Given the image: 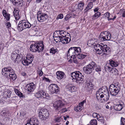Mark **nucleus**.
<instances>
[{
    "label": "nucleus",
    "mask_w": 125,
    "mask_h": 125,
    "mask_svg": "<svg viewBox=\"0 0 125 125\" xmlns=\"http://www.w3.org/2000/svg\"><path fill=\"white\" fill-rule=\"evenodd\" d=\"M64 32L63 31H61L60 35V36H61V37H66V35L64 34Z\"/></svg>",
    "instance_id": "obj_53"
},
{
    "label": "nucleus",
    "mask_w": 125,
    "mask_h": 125,
    "mask_svg": "<svg viewBox=\"0 0 125 125\" xmlns=\"http://www.w3.org/2000/svg\"><path fill=\"white\" fill-rule=\"evenodd\" d=\"M48 17L47 14L44 13L38 14L37 16L38 21L41 22H42L45 21Z\"/></svg>",
    "instance_id": "obj_12"
},
{
    "label": "nucleus",
    "mask_w": 125,
    "mask_h": 125,
    "mask_svg": "<svg viewBox=\"0 0 125 125\" xmlns=\"http://www.w3.org/2000/svg\"><path fill=\"white\" fill-rule=\"evenodd\" d=\"M53 37L54 39V41H55L56 42H61V38L62 37L61 36H59V35H58V36L57 35L55 36V35H53Z\"/></svg>",
    "instance_id": "obj_32"
},
{
    "label": "nucleus",
    "mask_w": 125,
    "mask_h": 125,
    "mask_svg": "<svg viewBox=\"0 0 125 125\" xmlns=\"http://www.w3.org/2000/svg\"><path fill=\"white\" fill-rule=\"evenodd\" d=\"M105 35L104 34V32H101L99 35V40L101 41H106L105 39Z\"/></svg>",
    "instance_id": "obj_26"
},
{
    "label": "nucleus",
    "mask_w": 125,
    "mask_h": 125,
    "mask_svg": "<svg viewBox=\"0 0 125 125\" xmlns=\"http://www.w3.org/2000/svg\"><path fill=\"white\" fill-rule=\"evenodd\" d=\"M98 113H93L92 114L93 117L94 118H96L97 117V115Z\"/></svg>",
    "instance_id": "obj_62"
},
{
    "label": "nucleus",
    "mask_w": 125,
    "mask_h": 125,
    "mask_svg": "<svg viewBox=\"0 0 125 125\" xmlns=\"http://www.w3.org/2000/svg\"><path fill=\"white\" fill-rule=\"evenodd\" d=\"M79 71H76L72 73L71 74V76L72 78L74 79H75L76 80V78H77L78 74Z\"/></svg>",
    "instance_id": "obj_28"
},
{
    "label": "nucleus",
    "mask_w": 125,
    "mask_h": 125,
    "mask_svg": "<svg viewBox=\"0 0 125 125\" xmlns=\"http://www.w3.org/2000/svg\"><path fill=\"white\" fill-rule=\"evenodd\" d=\"M82 109V107L80 105L77 106L74 108V110L76 112L80 111Z\"/></svg>",
    "instance_id": "obj_39"
},
{
    "label": "nucleus",
    "mask_w": 125,
    "mask_h": 125,
    "mask_svg": "<svg viewBox=\"0 0 125 125\" xmlns=\"http://www.w3.org/2000/svg\"><path fill=\"white\" fill-rule=\"evenodd\" d=\"M111 93L110 91H108L107 87L105 86L100 88L96 92V94H111Z\"/></svg>",
    "instance_id": "obj_9"
},
{
    "label": "nucleus",
    "mask_w": 125,
    "mask_h": 125,
    "mask_svg": "<svg viewBox=\"0 0 125 125\" xmlns=\"http://www.w3.org/2000/svg\"><path fill=\"white\" fill-rule=\"evenodd\" d=\"M13 70L12 68L10 67H5L2 69V73L3 75L8 78L10 74L12 72Z\"/></svg>",
    "instance_id": "obj_8"
},
{
    "label": "nucleus",
    "mask_w": 125,
    "mask_h": 125,
    "mask_svg": "<svg viewBox=\"0 0 125 125\" xmlns=\"http://www.w3.org/2000/svg\"><path fill=\"white\" fill-rule=\"evenodd\" d=\"M1 115L3 116H7L9 115V114L8 111H2L1 113Z\"/></svg>",
    "instance_id": "obj_37"
},
{
    "label": "nucleus",
    "mask_w": 125,
    "mask_h": 125,
    "mask_svg": "<svg viewBox=\"0 0 125 125\" xmlns=\"http://www.w3.org/2000/svg\"><path fill=\"white\" fill-rule=\"evenodd\" d=\"M62 120V119L61 117H56L55 119V121L56 122L58 123L60 122Z\"/></svg>",
    "instance_id": "obj_44"
},
{
    "label": "nucleus",
    "mask_w": 125,
    "mask_h": 125,
    "mask_svg": "<svg viewBox=\"0 0 125 125\" xmlns=\"http://www.w3.org/2000/svg\"><path fill=\"white\" fill-rule=\"evenodd\" d=\"M14 91L16 94H22L17 89H14Z\"/></svg>",
    "instance_id": "obj_60"
},
{
    "label": "nucleus",
    "mask_w": 125,
    "mask_h": 125,
    "mask_svg": "<svg viewBox=\"0 0 125 125\" xmlns=\"http://www.w3.org/2000/svg\"><path fill=\"white\" fill-rule=\"evenodd\" d=\"M121 124L123 125H125V118L123 117H121Z\"/></svg>",
    "instance_id": "obj_49"
},
{
    "label": "nucleus",
    "mask_w": 125,
    "mask_h": 125,
    "mask_svg": "<svg viewBox=\"0 0 125 125\" xmlns=\"http://www.w3.org/2000/svg\"><path fill=\"white\" fill-rule=\"evenodd\" d=\"M119 12L120 13H122V17H125V10L124 9H121L120 10Z\"/></svg>",
    "instance_id": "obj_47"
},
{
    "label": "nucleus",
    "mask_w": 125,
    "mask_h": 125,
    "mask_svg": "<svg viewBox=\"0 0 125 125\" xmlns=\"http://www.w3.org/2000/svg\"><path fill=\"white\" fill-rule=\"evenodd\" d=\"M81 49L79 47H71L69 49L67 52V55L68 57L71 58H76V56L81 53Z\"/></svg>",
    "instance_id": "obj_2"
},
{
    "label": "nucleus",
    "mask_w": 125,
    "mask_h": 125,
    "mask_svg": "<svg viewBox=\"0 0 125 125\" xmlns=\"http://www.w3.org/2000/svg\"><path fill=\"white\" fill-rule=\"evenodd\" d=\"M109 62L110 65L112 67H116L118 65V63L117 62L114 61L112 60H110Z\"/></svg>",
    "instance_id": "obj_33"
},
{
    "label": "nucleus",
    "mask_w": 125,
    "mask_h": 125,
    "mask_svg": "<svg viewBox=\"0 0 125 125\" xmlns=\"http://www.w3.org/2000/svg\"><path fill=\"white\" fill-rule=\"evenodd\" d=\"M9 77L12 79L13 80H14L16 78V74L14 73V71L13 70V71L10 74Z\"/></svg>",
    "instance_id": "obj_34"
},
{
    "label": "nucleus",
    "mask_w": 125,
    "mask_h": 125,
    "mask_svg": "<svg viewBox=\"0 0 125 125\" xmlns=\"http://www.w3.org/2000/svg\"><path fill=\"white\" fill-rule=\"evenodd\" d=\"M96 117L97 120L99 121L103 119L102 117H101L98 114H97V117Z\"/></svg>",
    "instance_id": "obj_55"
},
{
    "label": "nucleus",
    "mask_w": 125,
    "mask_h": 125,
    "mask_svg": "<svg viewBox=\"0 0 125 125\" xmlns=\"http://www.w3.org/2000/svg\"><path fill=\"white\" fill-rule=\"evenodd\" d=\"M17 53L15 52H13L11 55V57L12 60H14V59H15L16 57L18 55Z\"/></svg>",
    "instance_id": "obj_41"
},
{
    "label": "nucleus",
    "mask_w": 125,
    "mask_h": 125,
    "mask_svg": "<svg viewBox=\"0 0 125 125\" xmlns=\"http://www.w3.org/2000/svg\"><path fill=\"white\" fill-rule=\"evenodd\" d=\"M104 34L105 35V37L106 38V41L109 40L111 38V36L110 33L109 32L105 31L104 32Z\"/></svg>",
    "instance_id": "obj_24"
},
{
    "label": "nucleus",
    "mask_w": 125,
    "mask_h": 125,
    "mask_svg": "<svg viewBox=\"0 0 125 125\" xmlns=\"http://www.w3.org/2000/svg\"><path fill=\"white\" fill-rule=\"evenodd\" d=\"M44 45L42 42L35 43L31 45L30 50L33 52H42L44 49Z\"/></svg>",
    "instance_id": "obj_3"
},
{
    "label": "nucleus",
    "mask_w": 125,
    "mask_h": 125,
    "mask_svg": "<svg viewBox=\"0 0 125 125\" xmlns=\"http://www.w3.org/2000/svg\"><path fill=\"white\" fill-rule=\"evenodd\" d=\"M63 18V15L62 14H60L58 15L56 18L57 20H58L59 19H62Z\"/></svg>",
    "instance_id": "obj_50"
},
{
    "label": "nucleus",
    "mask_w": 125,
    "mask_h": 125,
    "mask_svg": "<svg viewBox=\"0 0 125 125\" xmlns=\"http://www.w3.org/2000/svg\"><path fill=\"white\" fill-rule=\"evenodd\" d=\"M117 85L118 87V88H119V85L117 84V85H114L113 84H111L110 86V87H114V91L115 93H117V94L118 93V92L119 91V89L116 86H115Z\"/></svg>",
    "instance_id": "obj_27"
},
{
    "label": "nucleus",
    "mask_w": 125,
    "mask_h": 125,
    "mask_svg": "<svg viewBox=\"0 0 125 125\" xmlns=\"http://www.w3.org/2000/svg\"><path fill=\"white\" fill-rule=\"evenodd\" d=\"M84 5V3L83 2H81L78 5V8L81 11L83 9V7Z\"/></svg>",
    "instance_id": "obj_35"
},
{
    "label": "nucleus",
    "mask_w": 125,
    "mask_h": 125,
    "mask_svg": "<svg viewBox=\"0 0 125 125\" xmlns=\"http://www.w3.org/2000/svg\"><path fill=\"white\" fill-rule=\"evenodd\" d=\"M45 93V91L42 89L40 90L38 92L39 94H44Z\"/></svg>",
    "instance_id": "obj_57"
},
{
    "label": "nucleus",
    "mask_w": 125,
    "mask_h": 125,
    "mask_svg": "<svg viewBox=\"0 0 125 125\" xmlns=\"http://www.w3.org/2000/svg\"><path fill=\"white\" fill-rule=\"evenodd\" d=\"M95 70L97 72L99 73L101 71V69L100 67L99 66H97L96 65V66L95 67Z\"/></svg>",
    "instance_id": "obj_45"
},
{
    "label": "nucleus",
    "mask_w": 125,
    "mask_h": 125,
    "mask_svg": "<svg viewBox=\"0 0 125 125\" xmlns=\"http://www.w3.org/2000/svg\"><path fill=\"white\" fill-rule=\"evenodd\" d=\"M7 93L8 94H11L12 92H11L9 90H6L4 93H5L6 94H7Z\"/></svg>",
    "instance_id": "obj_58"
},
{
    "label": "nucleus",
    "mask_w": 125,
    "mask_h": 125,
    "mask_svg": "<svg viewBox=\"0 0 125 125\" xmlns=\"http://www.w3.org/2000/svg\"><path fill=\"white\" fill-rule=\"evenodd\" d=\"M61 31H56L54 33V34L55 36H58V35L60 36V35Z\"/></svg>",
    "instance_id": "obj_52"
},
{
    "label": "nucleus",
    "mask_w": 125,
    "mask_h": 125,
    "mask_svg": "<svg viewBox=\"0 0 125 125\" xmlns=\"http://www.w3.org/2000/svg\"><path fill=\"white\" fill-rule=\"evenodd\" d=\"M78 74L77 78H76V80L75 82L77 83H83L84 82V76L80 72H78Z\"/></svg>",
    "instance_id": "obj_14"
},
{
    "label": "nucleus",
    "mask_w": 125,
    "mask_h": 125,
    "mask_svg": "<svg viewBox=\"0 0 125 125\" xmlns=\"http://www.w3.org/2000/svg\"><path fill=\"white\" fill-rule=\"evenodd\" d=\"M43 80L46 82H49V79L46 77H44L43 78Z\"/></svg>",
    "instance_id": "obj_64"
},
{
    "label": "nucleus",
    "mask_w": 125,
    "mask_h": 125,
    "mask_svg": "<svg viewBox=\"0 0 125 125\" xmlns=\"http://www.w3.org/2000/svg\"><path fill=\"white\" fill-rule=\"evenodd\" d=\"M113 16L112 15V14H111V15H110L109 18H108V20L110 21L111 20H114L116 18V16H115L113 18Z\"/></svg>",
    "instance_id": "obj_46"
},
{
    "label": "nucleus",
    "mask_w": 125,
    "mask_h": 125,
    "mask_svg": "<svg viewBox=\"0 0 125 125\" xmlns=\"http://www.w3.org/2000/svg\"><path fill=\"white\" fill-rule=\"evenodd\" d=\"M48 94H35V96L38 98H46L47 99H49Z\"/></svg>",
    "instance_id": "obj_22"
},
{
    "label": "nucleus",
    "mask_w": 125,
    "mask_h": 125,
    "mask_svg": "<svg viewBox=\"0 0 125 125\" xmlns=\"http://www.w3.org/2000/svg\"><path fill=\"white\" fill-rule=\"evenodd\" d=\"M94 48L97 53L98 54H102V55L105 54H107L110 51L109 47H107L106 45H104L103 44H101V45L97 44L94 45Z\"/></svg>",
    "instance_id": "obj_1"
},
{
    "label": "nucleus",
    "mask_w": 125,
    "mask_h": 125,
    "mask_svg": "<svg viewBox=\"0 0 125 125\" xmlns=\"http://www.w3.org/2000/svg\"><path fill=\"white\" fill-rule=\"evenodd\" d=\"M93 6V3L92 2L89 3L87 5V7L84 10L85 13L88 10L92 8Z\"/></svg>",
    "instance_id": "obj_31"
},
{
    "label": "nucleus",
    "mask_w": 125,
    "mask_h": 125,
    "mask_svg": "<svg viewBox=\"0 0 125 125\" xmlns=\"http://www.w3.org/2000/svg\"><path fill=\"white\" fill-rule=\"evenodd\" d=\"M38 72L40 76H41L42 75L43 73L42 71V70H38Z\"/></svg>",
    "instance_id": "obj_56"
},
{
    "label": "nucleus",
    "mask_w": 125,
    "mask_h": 125,
    "mask_svg": "<svg viewBox=\"0 0 125 125\" xmlns=\"http://www.w3.org/2000/svg\"><path fill=\"white\" fill-rule=\"evenodd\" d=\"M101 13L100 12L95 13L92 16V20H94L98 18L101 15Z\"/></svg>",
    "instance_id": "obj_29"
},
{
    "label": "nucleus",
    "mask_w": 125,
    "mask_h": 125,
    "mask_svg": "<svg viewBox=\"0 0 125 125\" xmlns=\"http://www.w3.org/2000/svg\"><path fill=\"white\" fill-rule=\"evenodd\" d=\"M110 71V72L114 74H116L118 72L117 70L115 68H112Z\"/></svg>",
    "instance_id": "obj_40"
},
{
    "label": "nucleus",
    "mask_w": 125,
    "mask_h": 125,
    "mask_svg": "<svg viewBox=\"0 0 125 125\" xmlns=\"http://www.w3.org/2000/svg\"><path fill=\"white\" fill-rule=\"evenodd\" d=\"M109 104L110 106V108L111 110H112V107L111 106V105L113 104V103L112 102H108L107 103V104Z\"/></svg>",
    "instance_id": "obj_63"
},
{
    "label": "nucleus",
    "mask_w": 125,
    "mask_h": 125,
    "mask_svg": "<svg viewBox=\"0 0 125 125\" xmlns=\"http://www.w3.org/2000/svg\"><path fill=\"white\" fill-rule=\"evenodd\" d=\"M5 25L7 28H9L11 26V25L9 22L6 23Z\"/></svg>",
    "instance_id": "obj_51"
},
{
    "label": "nucleus",
    "mask_w": 125,
    "mask_h": 125,
    "mask_svg": "<svg viewBox=\"0 0 125 125\" xmlns=\"http://www.w3.org/2000/svg\"><path fill=\"white\" fill-rule=\"evenodd\" d=\"M26 58L28 59H31L33 60V59L34 58V56L31 54L29 53L27 54Z\"/></svg>",
    "instance_id": "obj_43"
},
{
    "label": "nucleus",
    "mask_w": 125,
    "mask_h": 125,
    "mask_svg": "<svg viewBox=\"0 0 125 125\" xmlns=\"http://www.w3.org/2000/svg\"><path fill=\"white\" fill-rule=\"evenodd\" d=\"M56 75L57 79L59 80H60L63 78L64 74L62 72L58 71L56 72Z\"/></svg>",
    "instance_id": "obj_17"
},
{
    "label": "nucleus",
    "mask_w": 125,
    "mask_h": 125,
    "mask_svg": "<svg viewBox=\"0 0 125 125\" xmlns=\"http://www.w3.org/2000/svg\"><path fill=\"white\" fill-rule=\"evenodd\" d=\"M67 109L66 108H64L62 109L61 110V113H63L67 112Z\"/></svg>",
    "instance_id": "obj_59"
},
{
    "label": "nucleus",
    "mask_w": 125,
    "mask_h": 125,
    "mask_svg": "<svg viewBox=\"0 0 125 125\" xmlns=\"http://www.w3.org/2000/svg\"><path fill=\"white\" fill-rule=\"evenodd\" d=\"M22 56H21L19 54H18V55L17 56L14 62L16 63L20 62L22 60Z\"/></svg>",
    "instance_id": "obj_30"
},
{
    "label": "nucleus",
    "mask_w": 125,
    "mask_h": 125,
    "mask_svg": "<svg viewBox=\"0 0 125 125\" xmlns=\"http://www.w3.org/2000/svg\"><path fill=\"white\" fill-rule=\"evenodd\" d=\"M66 104V102L64 100H59L55 102L53 104V106L55 110H58Z\"/></svg>",
    "instance_id": "obj_7"
},
{
    "label": "nucleus",
    "mask_w": 125,
    "mask_h": 125,
    "mask_svg": "<svg viewBox=\"0 0 125 125\" xmlns=\"http://www.w3.org/2000/svg\"><path fill=\"white\" fill-rule=\"evenodd\" d=\"M58 51V49L54 48H52L50 49V53L53 54H55Z\"/></svg>",
    "instance_id": "obj_38"
},
{
    "label": "nucleus",
    "mask_w": 125,
    "mask_h": 125,
    "mask_svg": "<svg viewBox=\"0 0 125 125\" xmlns=\"http://www.w3.org/2000/svg\"><path fill=\"white\" fill-rule=\"evenodd\" d=\"M100 94H96V96L98 100L100 103H102L104 101H106L108 100L109 97V94H108V96L106 98H105L103 99L102 98L104 97L103 94H101L100 95Z\"/></svg>",
    "instance_id": "obj_13"
},
{
    "label": "nucleus",
    "mask_w": 125,
    "mask_h": 125,
    "mask_svg": "<svg viewBox=\"0 0 125 125\" xmlns=\"http://www.w3.org/2000/svg\"><path fill=\"white\" fill-rule=\"evenodd\" d=\"M39 116L41 120L45 121L49 117V112L46 109L41 110L39 112Z\"/></svg>",
    "instance_id": "obj_6"
},
{
    "label": "nucleus",
    "mask_w": 125,
    "mask_h": 125,
    "mask_svg": "<svg viewBox=\"0 0 125 125\" xmlns=\"http://www.w3.org/2000/svg\"><path fill=\"white\" fill-rule=\"evenodd\" d=\"M49 90L52 94L57 93L59 91V88L56 84H51L49 87Z\"/></svg>",
    "instance_id": "obj_10"
},
{
    "label": "nucleus",
    "mask_w": 125,
    "mask_h": 125,
    "mask_svg": "<svg viewBox=\"0 0 125 125\" xmlns=\"http://www.w3.org/2000/svg\"><path fill=\"white\" fill-rule=\"evenodd\" d=\"M13 5L21 7L23 5V0H10Z\"/></svg>",
    "instance_id": "obj_16"
},
{
    "label": "nucleus",
    "mask_w": 125,
    "mask_h": 125,
    "mask_svg": "<svg viewBox=\"0 0 125 125\" xmlns=\"http://www.w3.org/2000/svg\"><path fill=\"white\" fill-rule=\"evenodd\" d=\"M104 15L105 17L107 18L108 20V18H109V16L110 15V13L108 12H107L104 14Z\"/></svg>",
    "instance_id": "obj_54"
},
{
    "label": "nucleus",
    "mask_w": 125,
    "mask_h": 125,
    "mask_svg": "<svg viewBox=\"0 0 125 125\" xmlns=\"http://www.w3.org/2000/svg\"><path fill=\"white\" fill-rule=\"evenodd\" d=\"M2 14L3 16L5 18L6 20L9 21L10 19V15L8 14L6 10H2Z\"/></svg>",
    "instance_id": "obj_23"
},
{
    "label": "nucleus",
    "mask_w": 125,
    "mask_h": 125,
    "mask_svg": "<svg viewBox=\"0 0 125 125\" xmlns=\"http://www.w3.org/2000/svg\"><path fill=\"white\" fill-rule=\"evenodd\" d=\"M86 55L85 54H80V53L78 55H77L76 57L77 58L80 59H83L86 57Z\"/></svg>",
    "instance_id": "obj_36"
},
{
    "label": "nucleus",
    "mask_w": 125,
    "mask_h": 125,
    "mask_svg": "<svg viewBox=\"0 0 125 125\" xmlns=\"http://www.w3.org/2000/svg\"><path fill=\"white\" fill-rule=\"evenodd\" d=\"M112 68H111L109 66H108L106 65L105 67V70L106 71H109L110 72V71H111V69H112Z\"/></svg>",
    "instance_id": "obj_48"
},
{
    "label": "nucleus",
    "mask_w": 125,
    "mask_h": 125,
    "mask_svg": "<svg viewBox=\"0 0 125 125\" xmlns=\"http://www.w3.org/2000/svg\"><path fill=\"white\" fill-rule=\"evenodd\" d=\"M28 91L30 92H33L35 88V85L33 83L28 84L27 85Z\"/></svg>",
    "instance_id": "obj_15"
},
{
    "label": "nucleus",
    "mask_w": 125,
    "mask_h": 125,
    "mask_svg": "<svg viewBox=\"0 0 125 125\" xmlns=\"http://www.w3.org/2000/svg\"><path fill=\"white\" fill-rule=\"evenodd\" d=\"M96 66V63L92 62L88 65L83 68V70L85 73L87 74L91 73L94 70V68Z\"/></svg>",
    "instance_id": "obj_5"
},
{
    "label": "nucleus",
    "mask_w": 125,
    "mask_h": 125,
    "mask_svg": "<svg viewBox=\"0 0 125 125\" xmlns=\"http://www.w3.org/2000/svg\"><path fill=\"white\" fill-rule=\"evenodd\" d=\"M31 25L28 21L22 20L19 22L17 28L19 31H21L24 29L29 28Z\"/></svg>",
    "instance_id": "obj_4"
},
{
    "label": "nucleus",
    "mask_w": 125,
    "mask_h": 125,
    "mask_svg": "<svg viewBox=\"0 0 125 125\" xmlns=\"http://www.w3.org/2000/svg\"><path fill=\"white\" fill-rule=\"evenodd\" d=\"M25 125H39V123L35 118L32 117L27 121Z\"/></svg>",
    "instance_id": "obj_11"
},
{
    "label": "nucleus",
    "mask_w": 125,
    "mask_h": 125,
    "mask_svg": "<svg viewBox=\"0 0 125 125\" xmlns=\"http://www.w3.org/2000/svg\"><path fill=\"white\" fill-rule=\"evenodd\" d=\"M123 108V105L121 104H115L114 106V109L116 111H120Z\"/></svg>",
    "instance_id": "obj_21"
},
{
    "label": "nucleus",
    "mask_w": 125,
    "mask_h": 125,
    "mask_svg": "<svg viewBox=\"0 0 125 125\" xmlns=\"http://www.w3.org/2000/svg\"><path fill=\"white\" fill-rule=\"evenodd\" d=\"M74 88L75 87L71 83L68 84L66 86V88L68 89V90L71 92L74 91Z\"/></svg>",
    "instance_id": "obj_25"
},
{
    "label": "nucleus",
    "mask_w": 125,
    "mask_h": 125,
    "mask_svg": "<svg viewBox=\"0 0 125 125\" xmlns=\"http://www.w3.org/2000/svg\"><path fill=\"white\" fill-rule=\"evenodd\" d=\"M86 102V101L84 100H83V102H81L79 104V105L81 106H83L84 103Z\"/></svg>",
    "instance_id": "obj_61"
},
{
    "label": "nucleus",
    "mask_w": 125,
    "mask_h": 125,
    "mask_svg": "<svg viewBox=\"0 0 125 125\" xmlns=\"http://www.w3.org/2000/svg\"><path fill=\"white\" fill-rule=\"evenodd\" d=\"M19 10L16 9H14L13 12V15L16 20H18L20 18V17L19 14Z\"/></svg>",
    "instance_id": "obj_20"
},
{
    "label": "nucleus",
    "mask_w": 125,
    "mask_h": 125,
    "mask_svg": "<svg viewBox=\"0 0 125 125\" xmlns=\"http://www.w3.org/2000/svg\"><path fill=\"white\" fill-rule=\"evenodd\" d=\"M32 61V59H28L26 58V59H23L22 61V62L24 65H28L31 63Z\"/></svg>",
    "instance_id": "obj_19"
},
{
    "label": "nucleus",
    "mask_w": 125,
    "mask_h": 125,
    "mask_svg": "<svg viewBox=\"0 0 125 125\" xmlns=\"http://www.w3.org/2000/svg\"><path fill=\"white\" fill-rule=\"evenodd\" d=\"M71 41V39L68 37H62L61 42L63 44H66L69 43Z\"/></svg>",
    "instance_id": "obj_18"
},
{
    "label": "nucleus",
    "mask_w": 125,
    "mask_h": 125,
    "mask_svg": "<svg viewBox=\"0 0 125 125\" xmlns=\"http://www.w3.org/2000/svg\"><path fill=\"white\" fill-rule=\"evenodd\" d=\"M91 125H97V123L96 120L94 119L92 120L90 122Z\"/></svg>",
    "instance_id": "obj_42"
}]
</instances>
